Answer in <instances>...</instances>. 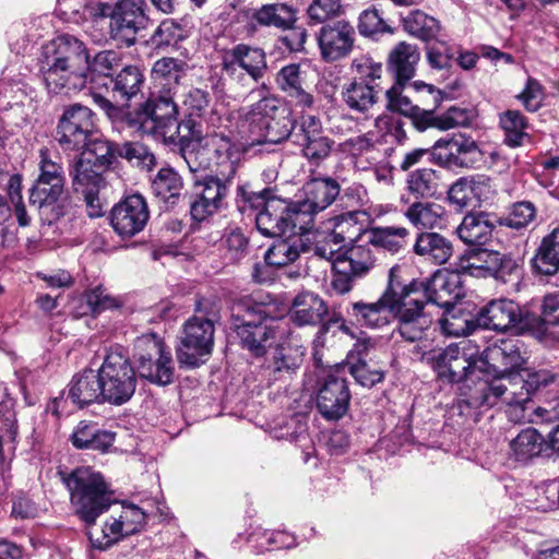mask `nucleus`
Returning a JSON list of instances; mask_svg holds the SVG:
<instances>
[{
    "label": "nucleus",
    "instance_id": "obj_1",
    "mask_svg": "<svg viewBox=\"0 0 559 559\" xmlns=\"http://www.w3.org/2000/svg\"><path fill=\"white\" fill-rule=\"evenodd\" d=\"M400 272L399 266L389 270L386 286L376 301H355L346 311L357 325L372 330L383 329L395 319L393 335L421 343L433 323L431 308L448 310L463 295L460 278L437 272L430 278L406 283Z\"/></svg>",
    "mask_w": 559,
    "mask_h": 559
},
{
    "label": "nucleus",
    "instance_id": "obj_2",
    "mask_svg": "<svg viewBox=\"0 0 559 559\" xmlns=\"http://www.w3.org/2000/svg\"><path fill=\"white\" fill-rule=\"evenodd\" d=\"M64 481L74 514L88 528L87 536L93 548L108 550L144 526V511L135 504L123 502L119 511L111 512L104 521L99 532L92 531L97 519L118 503L115 491L104 476L91 467L75 468Z\"/></svg>",
    "mask_w": 559,
    "mask_h": 559
},
{
    "label": "nucleus",
    "instance_id": "obj_3",
    "mask_svg": "<svg viewBox=\"0 0 559 559\" xmlns=\"http://www.w3.org/2000/svg\"><path fill=\"white\" fill-rule=\"evenodd\" d=\"M120 66V58L112 50L98 52L88 61L84 44L71 35H60L43 46L39 72L49 94L69 95L81 91L87 82L85 69L94 84L108 87L110 78Z\"/></svg>",
    "mask_w": 559,
    "mask_h": 559
},
{
    "label": "nucleus",
    "instance_id": "obj_4",
    "mask_svg": "<svg viewBox=\"0 0 559 559\" xmlns=\"http://www.w3.org/2000/svg\"><path fill=\"white\" fill-rule=\"evenodd\" d=\"M175 95L171 86L153 92L144 104L128 114L127 124L141 134L177 147L182 155L183 140L187 138L186 131H182V121L178 122Z\"/></svg>",
    "mask_w": 559,
    "mask_h": 559
},
{
    "label": "nucleus",
    "instance_id": "obj_5",
    "mask_svg": "<svg viewBox=\"0 0 559 559\" xmlns=\"http://www.w3.org/2000/svg\"><path fill=\"white\" fill-rule=\"evenodd\" d=\"M274 305L254 296H243L231 306L233 330L239 345L253 357H262L276 338Z\"/></svg>",
    "mask_w": 559,
    "mask_h": 559
},
{
    "label": "nucleus",
    "instance_id": "obj_6",
    "mask_svg": "<svg viewBox=\"0 0 559 559\" xmlns=\"http://www.w3.org/2000/svg\"><path fill=\"white\" fill-rule=\"evenodd\" d=\"M195 313L182 325L177 360L181 367L198 368L211 357L215 324L221 320L219 307L207 299L195 302Z\"/></svg>",
    "mask_w": 559,
    "mask_h": 559
},
{
    "label": "nucleus",
    "instance_id": "obj_7",
    "mask_svg": "<svg viewBox=\"0 0 559 559\" xmlns=\"http://www.w3.org/2000/svg\"><path fill=\"white\" fill-rule=\"evenodd\" d=\"M259 90L260 99L240 110V117L248 127L251 144H277L290 136L294 120L290 109L273 95Z\"/></svg>",
    "mask_w": 559,
    "mask_h": 559
},
{
    "label": "nucleus",
    "instance_id": "obj_8",
    "mask_svg": "<svg viewBox=\"0 0 559 559\" xmlns=\"http://www.w3.org/2000/svg\"><path fill=\"white\" fill-rule=\"evenodd\" d=\"M551 378L545 372L520 373L508 372L492 380L479 379L466 404L473 408L492 407L499 400L506 404L531 403V395L540 386L547 385Z\"/></svg>",
    "mask_w": 559,
    "mask_h": 559
},
{
    "label": "nucleus",
    "instance_id": "obj_9",
    "mask_svg": "<svg viewBox=\"0 0 559 559\" xmlns=\"http://www.w3.org/2000/svg\"><path fill=\"white\" fill-rule=\"evenodd\" d=\"M426 345L414 348L421 361H426L437 372L438 377L450 383H459L476 371H486L485 361L478 355L476 346L464 340L445 348L426 349Z\"/></svg>",
    "mask_w": 559,
    "mask_h": 559
},
{
    "label": "nucleus",
    "instance_id": "obj_10",
    "mask_svg": "<svg viewBox=\"0 0 559 559\" xmlns=\"http://www.w3.org/2000/svg\"><path fill=\"white\" fill-rule=\"evenodd\" d=\"M146 0H117L114 4L98 1L91 5L95 19L109 17V33L112 39L130 47L135 44L136 34L148 23Z\"/></svg>",
    "mask_w": 559,
    "mask_h": 559
},
{
    "label": "nucleus",
    "instance_id": "obj_11",
    "mask_svg": "<svg viewBox=\"0 0 559 559\" xmlns=\"http://www.w3.org/2000/svg\"><path fill=\"white\" fill-rule=\"evenodd\" d=\"M97 374L103 402L119 406L131 400L136 389V372L122 347L107 350Z\"/></svg>",
    "mask_w": 559,
    "mask_h": 559
},
{
    "label": "nucleus",
    "instance_id": "obj_12",
    "mask_svg": "<svg viewBox=\"0 0 559 559\" xmlns=\"http://www.w3.org/2000/svg\"><path fill=\"white\" fill-rule=\"evenodd\" d=\"M133 359L141 378L162 386L173 383L175 376L173 354L157 334L147 333L136 337Z\"/></svg>",
    "mask_w": 559,
    "mask_h": 559
},
{
    "label": "nucleus",
    "instance_id": "obj_13",
    "mask_svg": "<svg viewBox=\"0 0 559 559\" xmlns=\"http://www.w3.org/2000/svg\"><path fill=\"white\" fill-rule=\"evenodd\" d=\"M96 116L87 106L64 107L58 119L55 139L63 152H79L97 134Z\"/></svg>",
    "mask_w": 559,
    "mask_h": 559
},
{
    "label": "nucleus",
    "instance_id": "obj_14",
    "mask_svg": "<svg viewBox=\"0 0 559 559\" xmlns=\"http://www.w3.org/2000/svg\"><path fill=\"white\" fill-rule=\"evenodd\" d=\"M234 178L223 175H205L195 178L190 200L192 221L201 223L227 207V197Z\"/></svg>",
    "mask_w": 559,
    "mask_h": 559
},
{
    "label": "nucleus",
    "instance_id": "obj_15",
    "mask_svg": "<svg viewBox=\"0 0 559 559\" xmlns=\"http://www.w3.org/2000/svg\"><path fill=\"white\" fill-rule=\"evenodd\" d=\"M350 397L346 367H337L318 381L317 408L325 419H341L348 411Z\"/></svg>",
    "mask_w": 559,
    "mask_h": 559
},
{
    "label": "nucleus",
    "instance_id": "obj_16",
    "mask_svg": "<svg viewBox=\"0 0 559 559\" xmlns=\"http://www.w3.org/2000/svg\"><path fill=\"white\" fill-rule=\"evenodd\" d=\"M419 60L420 52L417 46L401 41L389 55L388 69L395 78V83L400 86L407 85V87L415 93H427L432 96L437 105L442 99V92L440 90L423 81L411 82L415 76Z\"/></svg>",
    "mask_w": 559,
    "mask_h": 559
},
{
    "label": "nucleus",
    "instance_id": "obj_17",
    "mask_svg": "<svg viewBox=\"0 0 559 559\" xmlns=\"http://www.w3.org/2000/svg\"><path fill=\"white\" fill-rule=\"evenodd\" d=\"M265 52L258 47L238 44L226 50L222 57V70L238 84L247 85V79L258 82L266 70Z\"/></svg>",
    "mask_w": 559,
    "mask_h": 559
},
{
    "label": "nucleus",
    "instance_id": "obj_18",
    "mask_svg": "<svg viewBox=\"0 0 559 559\" xmlns=\"http://www.w3.org/2000/svg\"><path fill=\"white\" fill-rule=\"evenodd\" d=\"M340 192V183L332 177L312 178L304 185L302 199L293 204L297 218H301L307 231L313 224L314 215L328 209Z\"/></svg>",
    "mask_w": 559,
    "mask_h": 559
},
{
    "label": "nucleus",
    "instance_id": "obj_19",
    "mask_svg": "<svg viewBox=\"0 0 559 559\" xmlns=\"http://www.w3.org/2000/svg\"><path fill=\"white\" fill-rule=\"evenodd\" d=\"M211 95L201 88H191L185 96L183 106L186 118L182 120V131L186 138L182 147V157L191 173H197L198 167L192 165L195 148L202 142V127L198 119L204 117L210 108Z\"/></svg>",
    "mask_w": 559,
    "mask_h": 559
},
{
    "label": "nucleus",
    "instance_id": "obj_20",
    "mask_svg": "<svg viewBox=\"0 0 559 559\" xmlns=\"http://www.w3.org/2000/svg\"><path fill=\"white\" fill-rule=\"evenodd\" d=\"M258 230L266 237H284L295 230L307 231L301 218H297L295 206L281 197L271 198L266 207L254 215Z\"/></svg>",
    "mask_w": 559,
    "mask_h": 559
},
{
    "label": "nucleus",
    "instance_id": "obj_21",
    "mask_svg": "<svg viewBox=\"0 0 559 559\" xmlns=\"http://www.w3.org/2000/svg\"><path fill=\"white\" fill-rule=\"evenodd\" d=\"M321 58L334 62L346 58L353 50L356 40L355 27L341 19L323 24L316 34Z\"/></svg>",
    "mask_w": 559,
    "mask_h": 559
},
{
    "label": "nucleus",
    "instance_id": "obj_22",
    "mask_svg": "<svg viewBox=\"0 0 559 559\" xmlns=\"http://www.w3.org/2000/svg\"><path fill=\"white\" fill-rule=\"evenodd\" d=\"M354 213L342 215L335 228L329 233L318 234L312 247L313 254L335 265L336 260L343 257L347 241L354 240V234H360L361 225L354 221Z\"/></svg>",
    "mask_w": 559,
    "mask_h": 559
},
{
    "label": "nucleus",
    "instance_id": "obj_23",
    "mask_svg": "<svg viewBox=\"0 0 559 559\" xmlns=\"http://www.w3.org/2000/svg\"><path fill=\"white\" fill-rule=\"evenodd\" d=\"M328 313V305L322 298L313 293L305 292L294 298L289 318L299 326L321 324L313 340L314 346L318 347L323 345V336L328 333L331 324L335 323L332 319L324 321Z\"/></svg>",
    "mask_w": 559,
    "mask_h": 559
},
{
    "label": "nucleus",
    "instance_id": "obj_24",
    "mask_svg": "<svg viewBox=\"0 0 559 559\" xmlns=\"http://www.w3.org/2000/svg\"><path fill=\"white\" fill-rule=\"evenodd\" d=\"M476 322L484 329L495 331H522L528 325L520 305L504 298L493 299L483 307L476 316Z\"/></svg>",
    "mask_w": 559,
    "mask_h": 559
},
{
    "label": "nucleus",
    "instance_id": "obj_25",
    "mask_svg": "<svg viewBox=\"0 0 559 559\" xmlns=\"http://www.w3.org/2000/svg\"><path fill=\"white\" fill-rule=\"evenodd\" d=\"M148 217L145 199L140 194H132L112 207L110 223L120 237L131 238L143 230Z\"/></svg>",
    "mask_w": 559,
    "mask_h": 559
},
{
    "label": "nucleus",
    "instance_id": "obj_26",
    "mask_svg": "<svg viewBox=\"0 0 559 559\" xmlns=\"http://www.w3.org/2000/svg\"><path fill=\"white\" fill-rule=\"evenodd\" d=\"M28 200L34 206L43 224L51 225L63 217L68 211L64 186L35 182L29 189Z\"/></svg>",
    "mask_w": 559,
    "mask_h": 559
},
{
    "label": "nucleus",
    "instance_id": "obj_27",
    "mask_svg": "<svg viewBox=\"0 0 559 559\" xmlns=\"http://www.w3.org/2000/svg\"><path fill=\"white\" fill-rule=\"evenodd\" d=\"M200 147L207 151L217 167H224V170H219L218 175L235 178L241 153L228 136L221 133H213L205 136L202 134V142L195 148L192 157V165L197 166L198 170L202 166L201 163H197L195 156Z\"/></svg>",
    "mask_w": 559,
    "mask_h": 559
},
{
    "label": "nucleus",
    "instance_id": "obj_28",
    "mask_svg": "<svg viewBox=\"0 0 559 559\" xmlns=\"http://www.w3.org/2000/svg\"><path fill=\"white\" fill-rule=\"evenodd\" d=\"M144 82L145 76L139 67L126 66L109 79L105 88L117 104H127L141 92Z\"/></svg>",
    "mask_w": 559,
    "mask_h": 559
},
{
    "label": "nucleus",
    "instance_id": "obj_29",
    "mask_svg": "<svg viewBox=\"0 0 559 559\" xmlns=\"http://www.w3.org/2000/svg\"><path fill=\"white\" fill-rule=\"evenodd\" d=\"M116 433L100 429L96 423L81 420L70 436L78 450H92L105 453L112 447Z\"/></svg>",
    "mask_w": 559,
    "mask_h": 559
},
{
    "label": "nucleus",
    "instance_id": "obj_30",
    "mask_svg": "<svg viewBox=\"0 0 559 559\" xmlns=\"http://www.w3.org/2000/svg\"><path fill=\"white\" fill-rule=\"evenodd\" d=\"M483 360L485 367L492 368L499 374L511 372L524 362L518 341L514 340H501L488 347Z\"/></svg>",
    "mask_w": 559,
    "mask_h": 559
},
{
    "label": "nucleus",
    "instance_id": "obj_31",
    "mask_svg": "<svg viewBox=\"0 0 559 559\" xmlns=\"http://www.w3.org/2000/svg\"><path fill=\"white\" fill-rule=\"evenodd\" d=\"M306 231L295 230V233H288L284 237H276L277 240L265 252V263L272 266H285L295 262L301 251H307V248L302 240V235Z\"/></svg>",
    "mask_w": 559,
    "mask_h": 559
},
{
    "label": "nucleus",
    "instance_id": "obj_32",
    "mask_svg": "<svg viewBox=\"0 0 559 559\" xmlns=\"http://www.w3.org/2000/svg\"><path fill=\"white\" fill-rule=\"evenodd\" d=\"M105 173L106 170L92 163V159L79 155L74 157L69 168L73 190L78 193L105 188Z\"/></svg>",
    "mask_w": 559,
    "mask_h": 559
},
{
    "label": "nucleus",
    "instance_id": "obj_33",
    "mask_svg": "<svg viewBox=\"0 0 559 559\" xmlns=\"http://www.w3.org/2000/svg\"><path fill=\"white\" fill-rule=\"evenodd\" d=\"M546 440L535 428L522 429L509 442V456L520 463H528L542 455Z\"/></svg>",
    "mask_w": 559,
    "mask_h": 559
},
{
    "label": "nucleus",
    "instance_id": "obj_34",
    "mask_svg": "<svg viewBox=\"0 0 559 559\" xmlns=\"http://www.w3.org/2000/svg\"><path fill=\"white\" fill-rule=\"evenodd\" d=\"M495 225L487 213L467 214L456 228L459 238L471 247L485 246L492 236Z\"/></svg>",
    "mask_w": 559,
    "mask_h": 559
},
{
    "label": "nucleus",
    "instance_id": "obj_35",
    "mask_svg": "<svg viewBox=\"0 0 559 559\" xmlns=\"http://www.w3.org/2000/svg\"><path fill=\"white\" fill-rule=\"evenodd\" d=\"M364 229L360 234H354V240L347 241L350 246L344 249L343 257L337 262H344L349 267L352 274L356 276H365L374 265V257L370 248V243L366 242Z\"/></svg>",
    "mask_w": 559,
    "mask_h": 559
},
{
    "label": "nucleus",
    "instance_id": "obj_36",
    "mask_svg": "<svg viewBox=\"0 0 559 559\" xmlns=\"http://www.w3.org/2000/svg\"><path fill=\"white\" fill-rule=\"evenodd\" d=\"M183 181L170 167L160 168L152 180L154 195L164 204L165 210L174 207L181 199Z\"/></svg>",
    "mask_w": 559,
    "mask_h": 559
},
{
    "label": "nucleus",
    "instance_id": "obj_37",
    "mask_svg": "<svg viewBox=\"0 0 559 559\" xmlns=\"http://www.w3.org/2000/svg\"><path fill=\"white\" fill-rule=\"evenodd\" d=\"M297 21L296 10L286 3L263 4L251 15L252 26L276 27L288 29Z\"/></svg>",
    "mask_w": 559,
    "mask_h": 559
},
{
    "label": "nucleus",
    "instance_id": "obj_38",
    "mask_svg": "<svg viewBox=\"0 0 559 559\" xmlns=\"http://www.w3.org/2000/svg\"><path fill=\"white\" fill-rule=\"evenodd\" d=\"M413 249L417 255L438 265L448 262L453 253L451 241L438 233L418 234Z\"/></svg>",
    "mask_w": 559,
    "mask_h": 559
},
{
    "label": "nucleus",
    "instance_id": "obj_39",
    "mask_svg": "<svg viewBox=\"0 0 559 559\" xmlns=\"http://www.w3.org/2000/svg\"><path fill=\"white\" fill-rule=\"evenodd\" d=\"M68 397L79 407L95 402L104 403L98 374L88 370L73 377L69 384Z\"/></svg>",
    "mask_w": 559,
    "mask_h": 559
},
{
    "label": "nucleus",
    "instance_id": "obj_40",
    "mask_svg": "<svg viewBox=\"0 0 559 559\" xmlns=\"http://www.w3.org/2000/svg\"><path fill=\"white\" fill-rule=\"evenodd\" d=\"M532 267L540 275H555L559 272V228L545 236L532 259Z\"/></svg>",
    "mask_w": 559,
    "mask_h": 559
},
{
    "label": "nucleus",
    "instance_id": "obj_41",
    "mask_svg": "<svg viewBox=\"0 0 559 559\" xmlns=\"http://www.w3.org/2000/svg\"><path fill=\"white\" fill-rule=\"evenodd\" d=\"M403 214L414 227L433 229L441 226L445 211L439 203L416 201Z\"/></svg>",
    "mask_w": 559,
    "mask_h": 559
},
{
    "label": "nucleus",
    "instance_id": "obj_42",
    "mask_svg": "<svg viewBox=\"0 0 559 559\" xmlns=\"http://www.w3.org/2000/svg\"><path fill=\"white\" fill-rule=\"evenodd\" d=\"M493 250H487L483 246L471 247L459 258L457 272L475 277H488L493 259Z\"/></svg>",
    "mask_w": 559,
    "mask_h": 559
},
{
    "label": "nucleus",
    "instance_id": "obj_43",
    "mask_svg": "<svg viewBox=\"0 0 559 559\" xmlns=\"http://www.w3.org/2000/svg\"><path fill=\"white\" fill-rule=\"evenodd\" d=\"M378 86L353 80L342 91L343 100L352 110L367 112L378 100Z\"/></svg>",
    "mask_w": 559,
    "mask_h": 559
},
{
    "label": "nucleus",
    "instance_id": "obj_44",
    "mask_svg": "<svg viewBox=\"0 0 559 559\" xmlns=\"http://www.w3.org/2000/svg\"><path fill=\"white\" fill-rule=\"evenodd\" d=\"M188 64L186 61L163 57L156 60L152 68V76L154 81L160 85L159 91L171 86L173 92H176L180 80L186 75Z\"/></svg>",
    "mask_w": 559,
    "mask_h": 559
},
{
    "label": "nucleus",
    "instance_id": "obj_45",
    "mask_svg": "<svg viewBox=\"0 0 559 559\" xmlns=\"http://www.w3.org/2000/svg\"><path fill=\"white\" fill-rule=\"evenodd\" d=\"M79 152V156L92 159V163L107 171L119 157L120 145L103 139L97 133Z\"/></svg>",
    "mask_w": 559,
    "mask_h": 559
},
{
    "label": "nucleus",
    "instance_id": "obj_46",
    "mask_svg": "<svg viewBox=\"0 0 559 559\" xmlns=\"http://www.w3.org/2000/svg\"><path fill=\"white\" fill-rule=\"evenodd\" d=\"M408 230L405 227L388 226L364 230L366 242L372 247L383 248L390 252H397L404 247Z\"/></svg>",
    "mask_w": 559,
    "mask_h": 559
},
{
    "label": "nucleus",
    "instance_id": "obj_47",
    "mask_svg": "<svg viewBox=\"0 0 559 559\" xmlns=\"http://www.w3.org/2000/svg\"><path fill=\"white\" fill-rule=\"evenodd\" d=\"M439 174L432 168H418L409 171L406 178V189L416 199L432 198L439 190Z\"/></svg>",
    "mask_w": 559,
    "mask_h": 559
},
{
    "label": "nucleus",
    "instance_id": "obj_48",
    "mask_svg": "<svg viewBox=\"0 0 559 559\" xmlns=\"http://www.w3.org/2000/svg\"><path fill=\"white\" fill-rule=\"evenodd\" d=\"M280 87L290 98L302 107H310L313 103L312 96L301 86L300 67L298 64H288L281 69L276 79Z\"/></svg>",
    "mask_w": 559,
    "mask_h": 559
},
{
    "label": "nucleus",
    "instance_id": "obj_49",
    "mask_svg": "<svg viewBox=\"0 0 559 559\" xmlns=\"http://www.w3.org/2000/svg\"><path fill=\"white\" fill-rule=\"evenodd\" d=\"M403 28L409 35L423 40L430 41L440 32V22L420 10H414L403 19Z\"/></svg>",
    "mask_w": 559,
    "mask_h": 559
},
{
    "label": "nucleus",
    "instance_id": "obj_50",
    "mask_svg": "<svg viewBox=\"0 0 559 559\" xmlns=\"http://www.w3.org/2000/svg\"><path fill=\"white\" fill-rule=\"evenodd\" d=\"M277 197L275 190L272 188H265L260 192H254L250 190L248 183H243L237 187L235 204L240 213L251 215L254 211L259 212L266 207V203L271 201V198Z\"/></svg>",
    "mask_w": 559,
    "mask_h": 559
},
{
    "label": "nucleus",
    "instance_id": "obj_51",
    "mask_svg": "<svg viewBox=\"0 0 559 559\" xmlns=\"http://www.w3.org/2000/svg\"><path fill=\"white\" fill-rule=\"evenodd\" d=\"M500 126L504 131V143L508 146H522L530 139L526 132V118L519 110H507L501 114Z\"/></svg>",
    "mask_w": 559,
    "mask_h": 559
},
{
    "label": "nucleus",
    "instance_id": "obj_52",
    "mask_svg": "<svg viewBox=\"0 0 559 559\" xmlns=\"http://www.w3.org/2000/svg\"><path fill=\"white\" fill-rule=\"evenodd\" d=\"M523 260L511 253L495 251L490 275L503 283L519 280L522 275Z\"/></svg>",
    "mask_w": 559,
    "mask_h": 559
},
{
    "label": "nucleus",
    "instance_id": "obj_53",
    "mask_svg": "<svg viewBox=\"0 0 559 559\" xmlns=\"http://www.w3.org/2000/svg\"><path fill=\"white\" fill-rule=\"evenodd\" d=\"M187 37L183 26L173 19L164 20L151 36V44L156 49H166L176 46Z\"/></svg>",
    "mask_w": 559,
    "mask_h": 559
},
{
    "label": "nucleus",
    "instance_id": "obj_54",
    "mask_svg": "<svg viewBox=\"0 0 559 559\" xmlns=\"http://www.w3.org/2000/svg\"><path fill=\"white\" fill-rule=\"evenodd\" d=\"M454 145L455 155L457 156V167H474L481 160L483 153L471 136L457 133L451 135Z\"/></svg>",
    "mask_w": 559,
    "mask_h": 559
},
{
    "label": "nucleus",
    "instance_id": "obj_55",
    "mask_svg": "<svg viewBox=\"0 0 559 559\" xmlns=\"http://www.w3.org/2000/svg\"><path fill=\"white\" fill-rule=\"evenodd\" d=\"M35 182L66 186V174L62 165L51 158L48 148L39 150L38 176Z\"/></svg>",
    "mask_w": 559,
    "mask_h": 559
},
{
    "label": "nucleus",
    "instance_id": "obj_56",
    "mask_svg": "<svg viewBox=\"0 0 559 559\" xmlns=\"http://www.w3.org/2000/svg\"><path fill=\"white\" fill-rule=\"evenodd\" d=\"M353 80L366 82L368 84H378L377 80L382 75V63L376 61L370 55L356 57L352 62Z\"/></svg>",
    "mask_w": 559,
    "mask_h": 559
},
{
    "label": "nucleus",
    "instance_id": "obj_57",
    "mask_svg": "<svg viewBox=\"0 0 559 559\" xmlns=\"http://www.w3.org/2000/svg\"><path fill=\"white\" fill-rule=\"evenodd\" d=\"M333 145L334 141L324 133L298 144L302 156L316 165L330 156Z\"/></svg>",
    "mask_w": 559,
    "mask_h": 559
},
{
    "label": "nucleus",
    "instance_id": "obj_58",
    "mask_svg": "<svg viewBox=\"0 0 559 559\" xmlns=\"http://www.w3.org/2000/svg\"><path fill=\"white\" fill-rule=\"evenodd\" d=\"M346 367V374L350 373L356 382L364 388H372L384 379V371L376 366H371L364 359Z\"/></svg>",
    "mask_w": 559,
    "mask_h": 559
},
{
    "label": "nucleus",
    "instance_id": "obj_59",
    "mask_svg": "<svg viewBox=\"0 0 559 559\" xmlns=\"http://www.w3.org/2000/svg\"><path fill=\"white\" fill-rule=\"evenodd\" d=\"M119 157L126 158L136 167L151 170L156 163L154 154L142 143L129 142L120 145Z\"/></svg>",
    "mask_w": 559,
    "mask_h": 559
},
{
    "label": "nucleus",
    "instance_id": "obj_60",
    "mask_svg": "<svg viewBox=\"0 0 559 559\" xmlns=\"http://www.w3.org/2000/svg\"><path fill=\"white\" fill-rule=\"evenodd\" d=\"M341 0H312L307 9L309 24H325L338 14Z\"/></svg>",
    "mask_w": 559,
    "mask_h": 559
},
{
    "label": "nucleus",
    "instance_id": "obj_61",
    "mask_svg": "<svg viewBox=\"0 0 559 559\" xmlns=\"http://www.w3.org/2000/svg\"><path fill=\"white\" fill-rule=\"evenodd\" d=\"M455 53L454 47L445 41L436 40L428 47L427 59L433 69H450L453 64Z\"/></svg>",
    "mask_w": 559,
    "mask_h": 559
},
{
    "label": "nucleus",
    "instance_id": "obj_62",
    "mask_svg": "<svg viewBox=\"0 0 559 559\" xmlns=\"http://www.w3.org/2000/svg\"><path fill=\"white\" fill-rule=\"evenodd\" d=\"M323 133L321 120L313 115H302L299 121H294L292 136L294 142L299 143L316 138Z\"/></svg>",
    "mask_w": 559,
    "mask_h": 559
},
{
    "label": "nucleus",
    "instance_id": "obj_63",
    "mask_svg": "<svg viewBox=\"0 0 559 559\" xmlns=\"http://www.w3.org/2000/svg\"><path fill=\"white\" fill-rule=\"evenodd\" d=\"M448 199L457 209L475 207L469 176L459 178L449 189Z\"/></svg>",
    "mask_w": 559,
    "mask_h": 559
},
{
    "label": "nucleus",
    "instance_id": "obj_64",
    "mask_svg": "<svg viewBox=\"0 0 559 559\" xmlns=\"http://www.w3.org/2000/svg\"><path fill=\"white\" fill-rule=\"evenodd\" d=\"M358 29L364 36H373L385 32H392L377 9H368L360 14Z\"/></svg>",
    "mask_w": 559,
    "mask_h": 559
}]
</instances>
